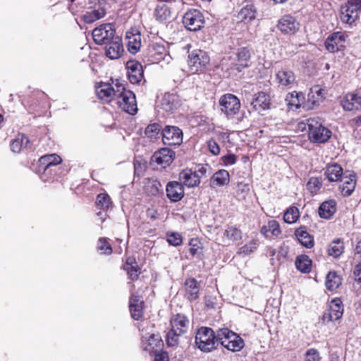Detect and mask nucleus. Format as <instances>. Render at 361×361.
<instances>
[{"instance_id": "1", "label": "nucleus", "mask_w": 361, "mask_h": 361, "mask_svg": "<svg viewBox=\"0 0 361 361\" xmlns=\"http://www.w3.org/2000/svg\"><path fill=\"white\" fill-rule=\"evenodd\" d=\"M216 341L224 348L233 352L239 351L244 346L243 340L227 328L220 329L217 331Z\"/></svg>"}, {"instance_id": "2", "label": "nucleus", "mask_w": 361, "mask_h": 361, "mask_svg": "<svg viewBox=\"0 0 361 361\" xmlns=\"http://www.w3.org/2000/svg\"><path fill=\"white\" fill-rule=\"evenodd\" d=\"M116 101L118 107L125 112L131 115L137 113L135 95L132 91L126 90L123 84L118 86Z\"/></svg>"}, {"instance_id": "3", "label": "nucleus", "mask_w": 361, "mask_h": 361, "mask_svg": "<svg viewBox=\"0 0 361 361\" xmlns=\"http://www.w3.org/2000/svg\"><path fill=\"white\" fill-rule=\"evenodd\" d=\"M216 335L209 327H200L195 335V344L203 352L208 353L216 348Z\"/></svg>"}, {"instance_id": "4", "label": "nucleus", "mask_w": 361, "mask_h": 361, "mask_svg": "<svg viewBox=\"0 0 361 361\" xmlns=\"http://www.w3.org/2000/svg\"><path fill=\"white\" fill-rule=\"evenodd\" d=\"M307 126L309 129L308 136L312 142L324 143L331 137V130L324 127L318 118H312L308 119Z\"/></svg>"}, {"instance_id": "5", "label": "nucleus", "mask_w": 361, "mask_h": 361, "mask_svg": "<svg viewBox=\"0 0 361 361\" xmlns=\"http://www.w3.org/2000/svg\"><path fill=\"white\" fill-rule=\"evenodd\" d=\"M209 56L205 51L201 49L194 50L188 55L189 70L192 73L202 71L209 64Z\"/></svg>"}, {"instance_id": "6", "label": "nucleus", "mask_w": 361, "mask_h": 361, "mask_svg": "<svg viewBox=\"0 0 361 361\" xmlns=\"http://www.w3.org/2000/svg\"><path fill=\"white\" fill-rule=\"evenodd\" d=\"M343 314V307L340 299L336 298L331 301L328 308L323 313L320 322L326 325L330 322H336L341 319Z\"/></svg>"}, {"instance_id": "7", "label": "nucleus", "mask_w": 361, "mask_h": 361, "mask_svg": "<svg viewBox=\"0 0 361 361\" xmlns=\"http://www.w3.org/2000/svg\"><path fill=\"white\" fill-rule=\"evenodd\" d=\"M183 23L187 30L196 32L204 27V18L200 11L190 9L184 14Z\"/></svg>"}, {"instance_id": "8", "label": "nucleus", "mask_w": 361, "mask_h": 361, "mask_svg": "<svg viewBox=\"0 0 361 361\" xmlns=\"http://www.w3.org/2000/svg\"><path fill=\"white\" fill-rule=\"evenodd\" d=\"M221 111L227 116L232 117L238 113L240 108L239 99L234 94H226L219 99Z\"/></svg>"}, {"instance_id": "9", "label": "nucleus", "mask_w": 361, "mask_h": 361, "mask_svg": "<svg viewBox=\"0 0 361 361\" xmlns=\"http://www.w3.org/2000/svg\"><path fill=\"white\" fill-rule=\"evenodd\" d=\"M348 35L344 32H334L325 40L324 45L327 51L334 53L345 47Z\"/></svg>"}, {"instance_id": "10", "label": "nucleus", "mask_w": 361, "mask_h": 361, "mask_svg": "<svg viewBox=\"0 0 361 361\" xmlns=\"http://www.w3.org/2000/svg\"><path fill=\"white\" fill-rule=\"evenodd\" d=\"M115 30L111 23L101 25L92 31V37L97 44H105L115 37Z\"/></svg>"}, {"instance_id": "11", "label": "nucleus", "mask_w": 361, "mask_h": 361, "mask_svg": "<svg viewBox=\"0 0 361 361\" xmlns=\"http://www.w3.org/2000/svg\"><path fill=\"white\" fill-rule=\"evenodd\" d=\"M122 85L116 81V83L109 84L102 82L96 87V93L98 98L104 102L109 103L112 100H116L117 96L118 86Z\"/></svg>"}, {"instance_id": "12", "label": "nucleus", "mask_w": 361, "mask_h": 361, "mask_svg": "<svg viewBox=\"0 0 361 361\" xmlns=\"http://www.w3.org/2000/svg\"><path fill=\"white\" fill-rule=\"evenodd\" d=\"M164 145H179L183 141L182 130L176 126H166L161 132Z\"/></svg>"}, {"instance_id": "13", "label": "nucleus", "mask_w": 361, "mask_h": 361, "mask_svg": "<svg viewBox=\"0 0 361 361\" xmlns=\"http://www.w3.org/2000/svg\"><path fill=\"white\" fill-rule=\"evenodd\" d=\"M105 44V54L108 58L118 59L122 56L124 48L121 37L116 36Z\"/></svg>"}, {"instance_id": "14", "label": "nucleus", "mask_w": 361, "mask_h": 361, "mask_svg": "<svg viewBox=\"0 0 361 361\" xmlns=\"http://www.w3.org/2000/svg\"><path fill=\"white\" fill-rule=\"evenodd\" d=\"M325 94V90L320 85H314L311 87L307 94V108L312 109L314 106H318L324 100Z\"/></svg>"}, {"instance_id": "15", "label": "nucleus", "mask_w": 361, "mask_h": 361, "mask_svg": "<svg viewBox=\"0 0 361 361\" xmlns=\"http://www.w3.org/2000/svg\"><path fill=\"white\" fill-rule=\"evenodd\" d=\"M152 158L158 164L166 167L173 162L175 152L169 148L164 147L155 152Z\"/></svg>"}, {"instance_id": "16", "label": "nucleus", "mask_w": 361, "mask_h": 361, "mask_svg": "<svg viewBox=\"0 0 361 361\" xmlns=\"http://www.w3.org/2000/svg\"><path fill=\"white\" fill-rule=\"evenodd\" d=\"M250 51L246 47L240 48L237 54V62L233 63L231 69L240 73L250 66Z\"/></svg>"}, {"instance_id": "17", "label": "nucleus", "mask_w": 361, "mask_h": 361, "mask_svg": "<svg viewBox=\"0 0 361 361\" xmlns=\"http://www.w3.org/2000/svg\"><path fill=\"white\" fill-rule=\"evenodd\" d=\"M167 197L172 202H178L184 196V188L181 183L171 181L166 187Z\"/></svg>"}, {"instance_id": "18", "label": "nucleus", "mask_w": 361, "mask_h": 361, "mask_svg": "<svg viewBox=\"0 0 361 361\" xmlns=\"http://www.w3.org/2000/svg\"><path fill=\"white\" fill-rule=\"evenodd\" d=\"M128 78L131 83L136 84L141 81L143 77L142 65L135 61H128L126 63Z\"/></svg>"}, {"instance_id": "19", "label": "nucleus", "mask_w": 361, "mask_h": 361, "mask_svg": "<svg viewBox=\"0 0 361 361\" xmlns=\"http://www.w3.org/2000/svg\"><path fill=\"white\" fill-rule=\"evenodd\" d=\"M278 27L283 33L292 34L299 29V23L294 17L286 15L279 20Z\"/></svg>"}, {"instance_id": "20", "label": "nucleus", "mask_w": 361, "mask_h": 361, "mask_svg": "<svg viewBox=\"0 0 361 361\" xmlns=\"http://www.w3.org/2000/svg\"><path fill=\"white\" fill-rule=\"evenodd\" d=\"M161 108L167 111L172 112L180 106V99L176 94L166 93L161 103Z\"/></svg>"}, {"instance_id": "21", "label": "nucleus", "mask_w": 361, "mask_h": 361, "mask_svg": "<svg viewBox=\"0 0 361 361\" xmlns=\"http://www.w3.org/2000/svg\"><path fill=\"white\" fill-rule=\"evenodd\" d=\"M179 180L182 185L188 188H194L200 183L197 175L190 169H183L180 172Z\"/></svg>"}, {"instance_id": "22", "label": "nucleus", "mask_w": 361, "mask_h": 361, "mask_svg": "<svg viewBox=\"0 0 361 361\" xmlns=\"http://www.w3.org/2000/svg\"><path fill=\"white\" fill-rule=\"evenodd\" d=\"M185 297L190 301L195 300L198 298L200 285L194 278L187 279L184 283Z\"/></svg>"}, {"instance_id": "23", "label": "nucleus", "mask_w": 361, "mask_h": 361, "mask_svg": "<svg viewBox=\"0 0 361 361\" xmlns=\"http://www.w3.org/2000/svg\"><path fill=\"white\" fill-rule=\"evenodd\" d=\"M170 324L173 331L183 334L188 331L189 320L185 315L177 314L171 318Z\"/></svg>"}, {"instance_id": "24", "label": "nucleus", "mask_w": 361, "mask_h": 361, "mask_svg": "<svg viewBox=\"0 0 361 361\" xmlns=\"http://www.w3.org/2000/svg\"><path fill=\"white\" fill-rule=\"evenodd\" d=\"M341 104L345 111H357L361 109V98L355 94H348L341 100Z\"/></svg>"}, {"instance_id": "25", "label": "nucleus", "mask_w": 361, "mask_h": 361, "mask_svg": "<svg viewBox=\"0 0 361 361\" xmlns=\"http://www.w3.org/2000/svg\"><path fill=\"white\" fill-rule=\"evenodd\" d=\"M278 83L281 86H288L295 81V75L293 71L288 68L280 69L276 74Z\"/></svg>"}, {"instance_id": "26", "label": "nucleus", "mask_w": 361, "mask_h": 361, "mask_svg": "<svg viewBox=\"0 0 361 361\" xmlns=\"http://www.w3.org/2000/svg\"><path fill=\"white\" fill-rule=\"evenodd\" d=\"M106 15V9L104 3L99 2L98 7L87 11L82 16L86 23H92L96 20L102 18Z\"/></svg>"}, {"instance_id": "27", "label": "nucleus", "mask_w": 361, "mask_h": 361, "mask_svg": "<svg viewBox=\"0 0 361 361\" xmlns=\"http://www.w3.org/2000/svg\"><path fill=\"white\" fill-rule=\"evenodd\" d=\"M251 104L253 109L259 112L268 109L270 106L269 96L264 92H258L255 94Z\"/></svg>"}, {"instance_id": "28", "label": "nucleus", "mask_w": 361, "mask_h": 361, "mask_svg": "<svg viewBox=\"0 0 361 361\" xmlns=\"http://www.w3.org/2000/svg\"><path fill=\"white\" fill-rule=\"evenodd\" d=\"M129 308L132 317L138 320L143 314V301L140 296L133 295L129 302Z\"/></svg>"}, {"instance_id": "29", "label": "nucleus", "mask_w": 361, "mask_h": 361, "mask_svg": "<svg viewBox=\"0 0 361 361\" xmlns=\"http://www.w3.org/2000/svg\"><path fill=\"white\" fill-rule=\"evenodd\" d=\"M359 15L348 3L341 8L340 18L343 23L351 24L356 20Z\"/></svg>"}, {"instance_id": "30", "label": "nucleus", "mask_w": 361, "mask_h": 361, "mask_svg": "<svg viewBox=\"0 0 361 361\" xmlns=\"http://www.w3.org/2000/svg\"><path fill=\"white\" fill-rule=\"evenodd\" d=\"M336 211L335 200H330L324 202L319 207L318 214L321 218L329 219Z\"/></svg>"}, {"instance_id": "31", "label": "nucleus", "mask_w": 361, "mask_h": 361, "mask_svg": "<svg viewBox=\"0 0 361 361\" xmlns=\"http://www.w3.org/2000/svg\"><path fill=\"white\" fill-rule=\"evenodd\" d=\"M229 173L221 169L216 172L210 179V185L212 188L227 185L229 183Z\"/></svg>"}, {"instance_id": "32", "label": "nucleus", "mask_w": 361, "mask_h": 361, "mask_svg": "<svg viewBox=\"0 0 361 361\" xmlns=\"http://www.w3.org/2000/svg\"><path fill=\"white\" fill-rule=\"evenodd\" d=\"M295 235L298 241L307 248H311L314 245L313 238L307 233L305 227H300L295 231Z\"/></svg>"}, {"instance_id": "33", "label": "nucleus", "mask_w": 361, "mask_h": 361, "mask_svg": "<svg viewBox=\"0 0 361 361\" xmlns=\"http://www.w3.org/2000/svg\"><path fill=\"white\" fill-rule=\"evenodd\" d=\"M154 16L157 21L166 23L171 18V12L166 4H159L154 9Z\"/></svg>"}, {"instance_id": "34", "label": "nucleus", "mask_w": 361, "mask_h": 361, "mask_svg": "<svg viewBox=\"0 0 361 361\" xmlns=\"http://www.w3.org/2000/svg\"><path fill=\"white\" fill-rule=\"evenodd\" d=\"M126 38L128 39L127 47L131 54H136L141 47V35L140 33L127 32Z\"/></svg>"}, {"instance_id": "35", "label": "nucleus", "mask_w": 361, "mask_h": 361, "mask_svg": "<svg viewBox=\"0 0 361 361\" xmlns=\"http://www.w3.org/2000/svg\"><path fill=\"white\" fill-rule=\"evenodd\" d=\"M343 174V169L338 164L328 165L325 171V176L330 182L338 181Z\"/></svg>"}, {"instance_id": "36", "label": "nucleus", "mask_w": 361, "mask_h": 361, "mask_svg": "<svg viewBox=\"0 0 361 361\" xmlns=\"http://www.w3.org/2000/svg\"><path fill=\"white\" fill-rule=\"evenodd\" d=\"M342 183L339 186V189L343 195L349 196L353 192L355 188V176L350 175L349 177H344L342 179Z\"/></svg>"}, {"instance_id": "37", "label": "nucleus", "mask_w": 361, "mask_h": 361, "mask_svg": "<svg viewBox=\"0 0 361 361\" xmlns=\"http://www.w3.org/2000/svg\"><path fill=\"white\" fill-rule=\"evenodd\" d=\"M295 267L301 272L308 273L311 271L312 261L308 256L302 255L298 256L295 260Z\"/></svg>"}, {"instance_id": "38", "label": "nucleus", "mask_w": 361, "mask_h": 361, "mask_svg": "<svg viewBox=\"0 0 361 361\" xmlns=\"http://www.w3.org/2000/svg\"><path fill=\"white\" fill-rule=\"evenodd\" d=\"M342 283V280L340 276L336 272H329L326 278V287L329 290H334L338 288Z\"/></svg>"}, {"instance_id": "39", "label": "nucleus", "mask_w": 361, "mask_h": 361, "mask_svg": "<svg viewBox=\"0 0 361 361\" xmlns=\"http://www.w3.org/2000/svg\"><path fill=\"white\" fill-rule=\"evenodd\" d=\"M304 100V95L302 92H297L295 91L288 93L286 98L287 104L290 106H293L298 109L301 106Z\"/></svg>"}, {"instance_id": "40", "label": "nucleus", "mask_w": 361, "mask_h": 361, "mask_svg": "<svg viewBox=\"0 0 361 361\" xmlns=\"http://www.w3.org/2000/svg\"><path fill=\"white\" fill-rule=\"evenodd\" d=\"M123 269L126 271L129 277L132 280H135L137 279L140 271L137 263L133 259H128L126 264L123 265Z\"/></svg>"}, {"instance_id": "41", "label": "nucleus", "mask_w": 361, "mask_h": 361, "mask_svg": "<svg viewBox=\"0 0 361 361\" xmlns=\"http://www.w3.org/2000/svg\"><path fill=\"white\" fill-rule=\"evenodd\" d=\"M255 13L253 5H247L240 9L238 17L242 21H250L255 18Z\"/></svg>"}, {"instance_id": "42", "label": "nucleus", "mask_w": 361, "mask_h": 361, "mask_svg": "<svg viewBox=\"0 0 361 361\" xmlns=\"http://www.w3.org/2000/svg\"><path fill=\"white\" fill-rule=\"evenodd\" d=\"M161 128L158 123L149 124L147 126L145 133V135L152 141L158 140L161 135Z\"/></svg>"}, {"instance_id": "43", "label": "nucleus", "mask_w": 361, "mask_h": 361, "mask_svg": "<svg viewBox=\"0 0 361 361\" xmlns=\"http://www.w3.org/2000/svg\"><path fill=\"white\" fill-rule=\"evenodd\" d=\"M150 54L152 57L154 58V60L159 61L160 59H164V56L166 55V50L162 44L154 43L150 49Z\"/></svg>"}, {"instance_id": "44", "label": "nucleus", "mask_w": 361, "mask_h": 361, "mask_svg": "<svg viewBox=\"0 0 361 361\" xmlns=\"http://www.w3.org/2000/svg\"><path fill=\"white\" fill-rule=\"evenodd\" d=\"M344 246L343 242L340 240L333 241L329 246V255L334 257H339L343 252Z\"/></svg>"}, {"instance_id": "45", "label": "nucleus", "mask_w": 361, "mask_h": 361, "mask_svg": "<svg viewBox=\"0 0 361 361\" xmlns=\"http://www.w3.org/2000/svg\"><path fill=\"white\" fill-rule=\"evenodd\" d=\"M96 204L102 210H107L112 204L110 197L106 193H100L97 197Z\"/></svg>"}, {"instance_id": "46", "label": "nucleus", "mask_w": 361, "mask_h": 361, "mask_svg": "<svg viewBox=\"0 0 361 361\" xmlns=\"http://www.w3.org/2000/svg\"><path fill=\"white\" fill-rule=\"evenodd\" d=\"M299 218V210L297 207H290L283 215V220L286 223H295Z\"/></svg>"}, {"instance_id": "47", "label": "nucleus", "mask_w": 361, "mask_h": 361, "mask_svg": "<svg viewBox=\"0 0 361 361\" xmlns=\"http://www.w3.org/2000/svg\"><path fill=\"white\" fill-rule=\"evenodd\" d=\"M40 161L43 164H47V167L50 166H56L61 163L62 159L56 154H47L40 158Z\"/></svg>"}, {"instance_id": "48", "label": "nucleus", "mask_w": 361, "mask_h": 361, "mask_svg": "<svg viewBox=\"0 0 361 361\" xmlns=\"http://www.w3.org/2000/svg\"><path fill=\"white\" fill-rule=\"evenodd\" d=\"M226 235L229 240L233 241L239 240L242 238V232L235 226H228L224 232Z\"/></svg>"}, {"instance_id": "49", "label": "nucleus", "mask_w": 361, "mask_h": 361, "mask_svg": "<svg viewBox=\"0 0 361 361\" xmlns=\"http://www.w3.org/2000/svg\"><path fill=\"white\" fill-rule=\"evenodd\" d=\"M161 342V338L158 335L151 334L147 343H145V349L149 351H152L157 347H159Z\"/></svg>"}, {"instance_id": "50", "label": "nucleus", "mask_w": 361, "mask_h": 361, "mask_svg": "<svg viewBox=\"0 0 361 361\" xmlns=\"http://www.w3.org/2000/svg\"><path fill=\"white\" fill-rule=\"evenodd\" d=\"M322 183L320 178L312 177L307 183V188L311 193H316L322 187Z\"/></svg>"}, {"instance_id": "51", "label": "nucleus", "mask_w": 361, "mask_h": 361, "mask_svg": "<svg viewBox=\"0 0 361 361\" xmlns=\"http://www.w3.org/2000/svg\"><path fill=\"white\" fill-rule=\"evenodd\" d=\"M258 246V242L257 240H252L247 244L245 245L244 246L241 247L239 249V253L240 254H245V255H249L251 252H254L257 250Z\"/></svg>"}, {"instance_id": "52", "label": "nucleus", "mask_w": 361, "mask_h": 361, "mask_svg": "<svg viewBox=\"0 0 361 361\" xmlns=\"http://www.w3.org/2000/svg\"><path fill=\"white\" fill-rule=\"evenodd\" d=\"M97 248L100 251L103 252V253L106 255H110L112 252V248L108 242L107 239L105 238H101L98 240Z\"/></svg>"}, {"instance_id": "53", "label": "nucleus", "mask_w": 361, "mask_h": 361, "mask_svg": "<svg viewBox=\"0 0 361 361\" xmlns=\"http://www.w3.org/2000/svg\"><path fill=\"white\" fill-rule=\"evenodd\" d=\"M183 334H178V332L173 331L171 329V331L167 334L166 336V343L169 346H175L178 343V337L181 336Z\"/></svg>"}, {"instance_id": "54", "label": "nucleus", "mask_w": 361, "mask_h": 361, "mask_svg": "<svg viewBox=\"0 0 361 361\" xmlns=\"http://www.w3.org/2000/svg\"><path fill=\"white\" fill-rule=\"evenodd\" d=\"M167 241L173 246L180 245L182 243V236L178 233H170L167 234Z\"/></svg>"}, {"instance_id": "55", "label": "nucleus", "mask_w": 361, "mask_h": 361, "mask_svg": "<svg viewBox=\"0 0 361 361\" xmlns=\"http://www.w3.org/2000/svg\"><path fill=\"white\" fill-rule=\"evenodd\" d=\"M221 162L224 166H229L235 164L238 160V157L233 154L228 153L221 158Z\"/></svg>"}, {"instance_id": "56", "label": "nucleus", "mask_w": 361, "mask_h": 361, "mask_svg": "<svg viewBox=\"0 0 361 361\" xmlns=\"http://www.w3.org/2000/svg\"><path fill=\"white\" fill-rule=\"evenodd\" d=\"M321 357L319 352L314 349H309L305 353V361H320Z\"/></svg>"}, {"instance_id": "57", "label": "nucleus", "mask_w": 361, "mask_h": 361, "mask_svg": "<svg viewBox=\"0 0 361 361\" xmlns=\"http://www.w3.org/2000/svg\"><path fill=\"white\" fill-rule=\"evenodd\" d=\"M268 228L269 231L271 233V234L274 236H278L281 234V231L280 228V226L278 221L276 220H271L268 222Z\"/></svg>"}, {"instance_id": "58", "label": "nucleus", "mask_w": 361, "mask_h": 361, "mask_svg": "<svg viewBox=\"0 0 361 361\" xmlns=\"http://www.w3.org/2000/svg\"><path fill=\"white\" fill-rule=\"evenodd\" d=\"M209 151L214 155H218L220 153V147L217 142L211 139L207 142Z\"/></svg>"}, {"instance_id": "59", "label": "nucleus", "mask_w": 361, "mask_h": 361, "mask_svg": "<svg viewBox=\"0 0 361 361\" xmlns=\"http://www.w3.org/2000/svg\"><path fill=\"white\" fill-rule=\"evenodd\" d=\"M209 169V166L206 165H198L193 171L195 175L198 177V179L200 180L201 178L206 176V174L207 173L208 169Z\"/></svg>"}, {"instance_id": "60", "label": "nucleus", "mask_w": 361, "mask_h": 361, "mask_svg": "<svg viewBox=\"0 0 361 361\" xmlns=\"http://www.w3.org/2000/svg\"><path fill=\"white\" fill-rule=\"evenodd\" d=\"M347 3L357 12L361 11V0H348Z\"/></svg>"}, {"instance_id": "61", "label": "nucleus", "mask_w": 361, "mask_h": 361, "mask_svg": "<svg viewBox=\"0 0 361 361\" xmlns=\"http://www.w3.org/2000/svg\"><path fill=\"white\" fill-rule=\"evenodd\" d=\"M11 148L12 151L14 152H19L21 150V149H23L18 137H16L11 142Z\"/></svg>"}, {"instance_id": "62", "label": "nucleus", "mask_w": 361, "mask_h": 361, "mask_svg": "<svg viewBox=\"0 0 361 361\" xmlns=\"http://www.w3.org/2000/svg\"><path fill=\"white\" fill-rule=\"evenodd\" d=\"M18 139L21 144L22 148H27L29 144V140L25 135H18Z\"/></svg>"}, {"instance_id": "63", "label": "nucleus", "mask_w": 361, "mask_h": 361, "mask_svg": "<svg viewBox=\"0 0 361 361\" xmlns=\"http://www.w3.org/2000/svg\"><path fill=\"white\" fill-rule=\"evenodd\" d=\"M154 361H169V357L166 353H160L155 355Z\"/></svg>"}, {"instance_id": "64", "label": "nucleus", "mask_w": 361, "mask_h": 361, "mask_svg": "<svg viewBox=\"0 0 361 361\" xmlns=\"http://www.w3.org/2000/svg\"><path fill=\"white\" fill-rule=\"evenodd\" d=\"M354 275L357 281L361 282V263L355 267Z\"/></svg>"}]
</instances>
